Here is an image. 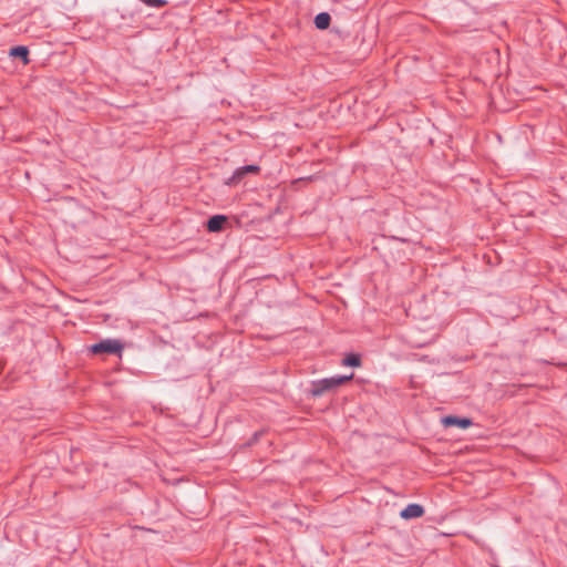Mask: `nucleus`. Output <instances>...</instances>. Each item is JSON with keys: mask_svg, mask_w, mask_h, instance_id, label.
I'll return each mask as SVG.
<instances>
[{"mask_svg": "<svg viewBox=\"0 0 567 567\" xmlns=\"http://www.w3.org/2000/svg\"><path fill=\"white\" fill-rule=\"evenodd\" d=\"M353 373L350 375H336L331 378H324L321 380H316L311 382V388L309 390V393L313 398H319L323 395L326 392H330L342 384L347 383L348 381L352 380Z\"/></svg>", "mask_w": 567, "mask_h": 567, "instance_id": "obj_1", "label": "nucleus"}, {"mask_svg": "<svg viewBox=\"0 0 567 567\" xmlns=\"http://www.w3.org/2000/svg\"><path fill=\"white\" fill-rule=\"evenodd\" d=\"M90 350L94 354H121L123 350V344L115 339H105L101 342L94 343L90 347Z\"/></svg>", "mask_w": 567, "mask_h": 567, "instance_id": "obj_2", "label": "nucleus"}, {"mask_svg": "<svg viewBox=\"0 0 567 567\" xmlns=\"http://www.w3.org/2000/svg\"><path fill=\"white\" fill-rule=\"evenodd\" d=\"M260 171V167L257 166V165H246V166H241L239 168H237L233 176L230 178H228V181L226 182L227 185H234V184H237L238 182L241 181V178L248 174V173H252V174H257L259 173Z\"/></svg>", "mask_w": 567, "mask_h": 567, "instance_id": "obj_3", "label": "nucleus"}, {"mask_svg": "<svg viewBox=\"0 0 567 567\" xmlns=\"http://www.w3.org/2000/svg\"><path fill=\"white\" fill-rule=\"evenodd\" d=\"M424 508L420 504H409L401 513L400 516L403 519L419 518L423 516Z\"/></svg>", "mask_w": 567, "mask_h": 567, "instance_id": "obj_4", "label": "nucleus"}, {"mask_svg": "<svg viewBox=\"0 0 567 567\" xmlns=\"http://www.w3.org/2000/svg\"><path fill=\"white\" fill-rule=\"evenodd\" d=\"M445 426H458L461 429H467L472 425V420L468 417H458L454 415H447L442 420Z\"/></svg>", "mask_w": 567, "mask_h": 567, "instance_id": "obj_5", "label": "nucleus"}, {"mask_svg": "<svg viewBox=\"0 0 567 567\" xmlns=\"http://www.w3.org/2000/svg\"><path fill=\"white\" fill-rule=\"evenodd\" d=\"M227 221V217L224 216V215H215V216H212L208 220H207V230L210 231V233H218V231H221L224 229V226Z\"/></svg>", "mask_w": 567, "mask_h": 567, "instance_id": "obj_6", "label": "nucleus"}, {"mask_svg": "<svg viewBox=\"0 0 567 567\" xmlns=\"http://www.w3.org/2000/svg\"><path fill=\"white\" fill-rule=\"evenodd\" d=\"M9 55L12 58H19L22 60L24 65L29 64V49L24 45H17L10 49Z\"/></svg>", "mask_w": 567, "mask_h": 567, "instance_id": "obj_7", "label": "nucleus"}, {"mask_svg": "<svg viewBox=\"0 0 567 567\" xmlns=\"http://www.w3.org/2000/svg\"><path fill=\"white\" fill-rule=\"evenodd\" d=\"M331 17L328 12H320L315 18V25L319 30H326L329 28Z\"/></svg>", "mask_w": 567, "mask_h": 567, "instance_id": "obj_8", "label": "nucleus"}, {"mask_svg": "<svg viewBox=\"0 0 567 567\" xmlns=\"http://www.w3.org/2000/svg\"><path fill=\"white\" fill-rule=\"evenodd\" d=\"M342 365L358 368L361 365V357L357 353H349L342 360Z\"/></svg>", "mask_w": 567, "mask_h": 567, "instance_id": "obj_9", "label": "nucleus"}, {"mask_svg": "<svg viewBox=\"0 0 567 567\" xmlns=\"http://www.w3.org/2000/svg\"><path fill=\"white\" fill-rule=\"evenodd\" d=\"M140 1L151 8H163L167 4L166 0H140Z\"/></svg>", "mask_w": 567, "mask_h": 567, "instance_id": "obj_10", "label": "nucleus"}, {"mask_svg": "<svg viewBox=\"0 0 567 567\" xmlns=\"http://www.w3.org/2000/svg\"><path fill=\"white\" fill-rule=\"evenodd\" d=\"M261 435H262V431L255 432V433H254V435H252V437L249 440L248 445H252V444H255V443L259 440V437H260Z\"/></svg>", "mask_w": 567, "mask_h": 567, "instance_id": "obj_11", "label": "nucleus"}]
</instances>
